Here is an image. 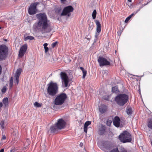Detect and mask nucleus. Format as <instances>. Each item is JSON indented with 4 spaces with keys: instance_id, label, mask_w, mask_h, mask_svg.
<instances>
[{
    "instance_id": "nucleus-27",
    "label": "nucleus",
    "mask_w": 152,
    "mask_h": 152,
    "mask_svg": "<svg viewBox=\"0 0 152 152\" xmlns=\"http://www.w3.org/2000/svg\"><path fill=\"white\" fill-rule=\"evenodd\" d=\"M111 96H104L102 97V99L104 100L107 101H110V97Z\"/></svg>"
},
{
    "instance_id": "nucleus-9",
    "label": "nucleus",
    "mask_w": 152,
    "mask_h": 152,
    "mask_svg": "<svg viewBox=\"0 0 152 152\" xmlns=\"http://www.w3.org/2000/svg\"><path fill=\"white\" fill-rule=\"evenodd\" d=\"M39 4L38 2H35L31 4L28 10V13L29 14L32 15L36 13L37 6Z\"/></svg>"
},
{
    "instance_id": "nucleus-7",
    "label": "nucleus",
    "mask_w": 152,
    "mask_h": 152,
    "mask_svg": "<svg viewBox=\"0 0 152 152\" xmlns=\"http://www.w3.org/2000/svg\"><path fill=\"white\" fill-rule=\"evenodd\" d=\"M67 96H57L54 100V104L56 105H61L64 102L67 98Z\"/></svg>"
},
{
    "instance_id": "nucleus-21",
    "label": "nucleus",
    "mask_w": 152,
    "mask_h": 152,
    "mask_svg": "<svg viewBox=\"0 0 152 152\" xmlns=\"http://www.w3.org/2000/svg\"><path fill=\"white\" fill-rule=\"evenodd\" d=\"M126 112L128 115H131L132 113V108L127 107L126 109Z\"/></svg>"
},
{
    "instance_id": "nucleus-52",
    "label": "nucleus",
    "mask_w": 152,
    "mask_h": 152,
    "mask_svg": "<svg viewBox=\"0 0 152 152\" xmlns=\"http://www.w3.org/2000/svg\"><path fill=\"white\" fill-rule=\"evenodd\" d=\"M83 145V143H80V145L81 146Z\"/></svg>"
},
{
    "instance_id": "nucleus-45",
    "label": "nucleus",
    "mask_w": 152,
    "mask_h": 152,
    "mask_svg": "<svg viewBox=\"0 0 152 152\" xmlns=\"http://www.w3.org/2000/svg\"><path fill=\"white\" fill-rule=\"evenodd\" d=\"M37 37H38L39 39H42L43 37L41 35H38Z\"/></svg>"
},
{
    "instance_id": "nucleus-10",
    "label": "nucleus",
    "mask_w": 152,
    "mask_h": 152,
    "mask_svg": "<svg viewBox=\"0 0 152 152\" xmlns=\"http://www.w3.org/2000/svg\"><path fill=\"white\" fill-rule=\"evenodd\" d=\"M55 124L57 126L58 129H62L65 127L66 123L62 118H61L58 119Z\"/></svg>"
},
{
    "instance_id": "nucleus-19",
    "label": "nucleus",
    "mask_w": 152,
    "mask_h": 152,
    "mask_svg": "<svg viewBox=\"0 0 152 152\" xmlns=\"http://www.w3.org/2000/svg\"><path fill=\"white\" fill-rule=\"evenodd\" d=\"M111 91L112 93L115 94H117L118 95L119 94L120 92L117 86H116L112 88Z\"/></svg>"
},
{
    "instance_id": "nucleus-49",
    "label": "nucleus",
    "mask_w": 152,
    "mask_h": 152,
    "mask_svg": "<svg viewBox=\"0 0 152 152\" xmlns=\"http://www.w3.org/2000/svg\"><path fill=\"white\" fill-rule=\"evenodd\" d=\"M4 148L1 149L0 151V152H4Z\"/></svg>"
},
{
    "instance_id": "nucleus-50",
    "label": "nucleus",
    "mask_w": 152,
    "mask_h": 152,
    "mask_svg": "<svg viewBox=\"0 0 152 152\" xmlns=\"http://www.w3.org/2000/svg\"><path fill=\"white\" fill-rule=\"evenodd\" d=\"M1 66L0 65V75L1 74Z\"/></svg>"
},
{
    "instance_id": "nucleus-33",
    "label": "nucleus",
    "mask_w": 152,
    "mask_h": 152,
    "mask_svg": "<svg viewBox=\"0 0 152 152\" xmlns=\"http://www.w3.org/2000/svg\"><path fill=\"white\" fill-rule=\"evenodd\" d=\"M91 122L90 121H87L85 123L84 126L88 127V126L91 124Z\"/></svg>"
},
{
    "instance_id": "nucleus-14",
    "label": "nucleus",
    "mask_w": 152,
    "mask_h": 152,
    "mask_svg": "<svg viewBox=\"0 0 152 152\" xmlns=\"http://www.w3.org/2000/svg\"><path fill=\"white\" fill-rule=\"evenodd\" d=\"M106 127L105 125H102L99 128L98 134L99 135H103L106 132Z\"/></svg>"
},
{
    "instance_id": "nucleus-41",
    "label": "nucleus",
    "mask_w": 152,
    "mask_h": 152,
    "mask_svg": "<svg viewBox=\"0 0 152 152\" xmlns=\"http://www.w3.org/2000/svg\"><path fill=\"white\" fill-rule=\"evenodd\" d=\"M84 131L86 132L87 133V127L84 126Z\"/></svg>"
},
{
    "instance_id": "nucleus-55",
    "label": "nucleus",
    "mask_w": 152,
    "mask_h": 152,
    "mask_svg": "<svg viewBox=\"0 0 152 152\" xmlns=\"http://www.w3.org/2000/svg\"><path fill=\"white\" fill-rule=\"evenodd\" d=\"M139 10H137V11L135 13V14H136L137 12H138L139 11Z\"/></svg>"
},
{
    "instance_id": "nucleus-32",
    "label": "nucleus",
    "mask_w": 152,
    "mask_h": 152,
    "mask_svg": "<svg viewBox=\"0 0 152 152\" xmlns=\"http://www.w3.org/2000/svg\"><path fill=\"white\" fill-rule=\"evenodd\" d=\"M4 122L3 120L1 121H0V125L1 126V128L2 129H4Z\"/></svg>"
},
{
    "instance_id": "nucleus-35",
    "label": "nucleus",
    "mask_w": 152,
    "mask_h": 152,
    "mask_svg": "<svg viewBox=\"0 0 152 152\" xmlns=\"http://www.w3.org/2000/svg\"><path fill=\"white\" fill-rule=\"evenodd\" d=\"M82 72L83 73V78H85V76L86 75V73H87V71L85 69L84 70H83V71H82Z\"/></svg>"
},
{
    "instance_id": "nucleus-5",
    "label": "nucleus",
    "mask_w": 152,
    "mask_h": 152,
    "mask_svg": "<svg viewBox=\"0 0 152 152\" xmlns=\"http://www.w3.org/2000/svg\"><path fill=\"white\" fill-rule=\"evenodd\" d=\"M8 52V48L5 45H0V60H4L6 58Z\"/></svg>"
},
{
    "instance_id": "nucleus-56",
    "label": "nucleus",
    "mask_w": 152,
    "mask_h": 152,
    "mask_svg": "<svg viewBox=\"0 0 152 152\" xmlns=\"http://www.w3.org/2000/svg\"><path fill=\"white\" fill-rule=\"evenodd\" d=\"M140 97H141V98L142 99V95L140 96Z\"/></svg>"
},
{
    "instance_id": "nucleus-40",
    "label": "nucleus",
    "mask_w": 152,
    "mask_h": 152,
    "mask_svg": "<svg viewBox=\"0 0 152 152\" xmlns=\"http://www.w3.org/2000/svg\"><path fill=\"white\" fill-rule=\"evenodd\" d=\"M13 77H12L11 78V79H10V84H13Z\"/></svg>"
},
{
    "instance_id": "nucleus-34",
    "label": "nucleus",
    "mask_w": 152,
    "mask_h": 152,
    "mask_svg": "<svg viewBox=\"0 0 152 152\" xmlns=\"http://www.w3.org/2000/svg\"><path fill=\"white\" fill-rule=\"evenodd\" d=\"M15 85H18L19 82V77H15Z\"/></svg>"
},
{
    "instance_id": "nucleus-59",
    "label": "nucleus",
    "mask_w": 152,
    "mask_h": 152,
    "mask_svg": "<svg viewBox=\"0 0 152 152\" xmlns=\"http://www.w3.org/2000/svg\"><path fill=\"white\" fill-rule=\"evenodd\" d=\"M46 149L45 151H46Z\"/></svg>"
},
{
    "instance_id": "nucleus-57",
    "label": "nucleus",
    "mask_w": 152,
    "mask_h": 152,
    "mask_svg": "<svg viewBox=\"0 0 152 152\" xmlns=\"http://www.w3.org/2000/svg\"><path fill=\"white\" fill-rule=\"evenodd\" d=\"M70 61H70V60H69V62H70Z\"/></svg>"
},
{
    "instance_id": "nucleus-8",
    "label": "nucleus",
    "mask_w": 152,
    "mask_h": 152,
    "mask_svg": "<svg viewBox=\"0 0 152 152\" xmlns=\"http://www.w3.org/2000/svg\"><path fill=\"white\" fill-rule=\"evenodd\" d=\"M73 10L74 9L72 6H67L64 8L61 15H67L68 16H69L71 14L70 13L73 12Z\"/></svg>"
},
{
    "instance_id": "nucleus-31",
    "label": "nucleus",
    "mask_w": 152,
    "mask_h": 152,
    "mask_svg": "<svg viewBox=\"0 0 152 152\" xmlns=\"http://www.w3.org/2000/svg\"><path fill=\"white\" fill-rule=\"evenodd\" d=\"M119 152H128L127 150L123 147H121L120 148Z\"/></svg>"
},
{
    "instance_id": "nucleus-15",
    "label": "nucleus",
    "mask_w": 152,
    "mask_h": 152,
    "mask_svg": "<svg viewBox=\"0 0 152 152\" xmlns=\"http://www.w3.org/2000/svg\"><path fill=\"white\" fill-rule=\"evenodd\" d=\"M121 120L119 118L118 116H115L113 120V125L116 127H118L120 126Z\"/></svg>"
},
{
    "instance_id": "nucleus-38",
    "label": "nucleus",
    "mask_w": 152,
    "mask_h": 152,
    "mask_svg": "<svg viewBox=\"0 0 152 152\" xmlns=\"http://www.w3.org/2000/svg\"><path fill=\"white\" fill-rule=\"evenodd\" d=\"M57 42H53L52 44V47L54 48L57 45Z\"/></svg>"
},
{
    "instance_id": "nucleus-18",
    "label": "nucleus",
    "mask_w": 152,
    "mask_h": 152,
    "mask_svg": "<svg viewBox=\"0 0 152 152\" xmlns=\"http://www.w3.org/2000/svg\"><path fill=\"white\" fill-rule=\"evenodd\" d=\"M58 128L55 124L54 125L50 126V129L48 130V132H50V133H56L57 131Z\"/></svg>"
},
{
    "instance_id": "nucleus-29",
    "label": "nucleus",
    "mask_w": 152,
    "mask_h": 152,
    "mask_svg": "<svg viewBox=\"0 0 152 152\" xmlns=\"http://www.w3.org/2000/svg\"><path fill=\"white\" fill-rule=\"evenodd\" d=\"M96 10H94L92 14V18L94 19L96 17Z\"/></svg>"
},
{
    "instance_id": "nucleus-36",
    "label": "nucleus",
    "mask_w": 152,
    "mask_h": 152,
    "mask_svg": "<svg viewBox=\"0 0 152 152\" xmlns=\"http://www.w3.org/2000/svg\"><path fill=\"white\" fill-rule=\"evenodd\" d=\"M118 148H116L112 150L110 152H119Z\"/></svg>"
},
{
    "instance_id": "nucleus-20",
    "label": "nucleus",
    "mask_w": 152,
    "mask_h": 152,
    "mask_svg": "<svg viewBox=\"0 0 152 152\" xmlns=\"http://www.w3.org/2000/svg\"><path fill=\"white\" fill-rule=\"evenodd\" d=\"M2 102L5 107H7L8 106L9 100L7 97L4 98L2 100Z\"/></svg>"
},
{
    "instance_id": "nucleus-53",
    "label": "nucleus",
    "mask_w": 152,
    "mask_h": 152,
    "mask_svg": "<svg viewBox=\"0 0 152 152\" xmlns=\"http://www.w3.org/2000/svg\"><path fill=\"white\" fill-rule=\"evenodd\" d=\"M66 0H61L62 1L64 2L66 1Z\"/></svg>"
},
{
    "instance_id": "nucleus-30",
    "label": "nucleus",
    "mask_w": 152,
    "mask_h": 152,
    "mask_svg": "<svg viewBox=\"0 0 152 152\" xmlns=\"http://www.w3.org/2000/svg\"><path fill=\"white\" fill-rule=\"evenodd\" d=\"M34 105L37 107H39L42 106V104H40L37 102H35L34 103Z\"/></svg>"
},
{
    "instance_id": "nucleus-24",
    "label": "nucleus",
    "mask_w": 152,
    "mask_h": 152,
    "mask_svg": "<svg viewBox=\"0 0 152 152\" xmlns=\"http://www.w3.org/2000/svg\"><path fill=\"white\" fill-rule=\"evenodd\" d=\"M34 39V37H33L31 36H28L24 38V40L25 41H27L28 39L30 40H32Z\"/></svg>"
},
{
    "instance_id": "nucleus-6",
    "label": "nucleus",
    "mask_w": 152,
    "mask_h": 152,
    "mask_svg": "<svg viewBox=\"0 0 152 152\" xmlns=\"http://www.w3.org/2000/svg\"><path fill=\"white\" fill-rule=\"evenodd\" d=\"M60 76L63 85L65 87H68L69 86L68 85L69 78L66 74L64 72H61Z\"/></svg>"
},
{
    "instance_id": "nucleus-25",
    "label": "nucleus",
    "mask_w": 152,
    "mask_h": 152,
    "mask_svg": "<svg viewBox=\"0 0 152 152\" xmlns=\"http://www.w3.org/2000/svg\"><path fill=\"white\" fill-rule=\"evenodd\" d=\"M148 126L149 128L152 129V119L148 120Z\"/></svg>"
},
{
    "instance_id": "nucleus-46",
    "label": "nucleus",
    "mask_w": 152,
    "mask_h": 152,
    "mask_svg": "<svg viewBox=\"0 0 152 152\" xmlns=\"http://www.w3.org/2000/svg\"><path fill=\"white\" fill-rule=\"evenodd\" d=\"M3 106V103L2 102H0V108L1 107Z\"/></svg>"
},
{
    "instance_id": "nucleus-54",
    "label": "nucleus",
    "mask_w": 152,
    "mask_h": 152,
    "mask_svg": "<svg viewBox=\"0 0 152 152\" xmlns=\"http://www.w3.org/2000/svg\"><path fill=\"white\" fill-rule=\"evenodd\" d=\"M128 1H129L130 2H131V1H132V0H128Z\"/></svg>"
},
{
    "instance_id": "nucleus-3",
    "label": "nucleus",
    "mask_w": 152,
    "mask_h": 152,
    "mask_svg": "<svg viewBox=\"0 0 152 152\" xmlns=\"http://www.w3.org/2000/svg\"><path fill=\"white\" fill-rule=\"evenodd\" d=\"M47 92L49 95H55L58 92V86L56 83L50 82L48 85Z\"/></svg>"
},
{
    "instance_id": "nucleus-44",
    "label": "nucleus",
    "mask_w": 152,
    "mask_h": 152,
    "mask_svg": "<svg viewBox=\"0 0 152 152\" xmlns=\"http://www.w3.org/2000/svg\"><path fill=\"white\" fill-rule=\"evenodd\" d=\"M93 26H89V27L88 29H89V30H91L93 29Z\"/></svg>"
},
{
    "instance_id": "nucleus-4",
    "label": "nucleus",
    "mask_w": 152,
    "mask_h": 152,
    "mask_svg": "<svg viewBox=\"0 0 152 152\" xmlns=\"http://www.w3.org/2000/svg\"><path fill=\"white\" fill-rule=\"evenodd\" d=\"M128 98V96H116L115 100L118 105L122 106L127 102Z\"/></svg>"
},
{
    "instance_id": "nucleus-11",
    "label": "nucleus",
    "mask_w": 152,
    "mask_h": 152,
    "mask_svg": "<svg viewBox=\"0 0 152 152\" xmlns=\"http://www.w3.org/2000/svg\"><path fill=\"white\" fill-rule=\"evenodd\" d=\"M98 61L100 66L108 65L110 64L109 61H107L106 58L102 57H99Z\"/></svg>"
},
{
    "instance_id": "nucleus-51",
    "label": "nucleus",
    "mask_w": 152,
    "mask_h": 152,
    "mask_svg": "<svg viewBox=\"0 0 152 152\" xmlns=\"http://www.w3.org/2000/svg\"><path fill=\"white\" fill-rule=\"evenodd\" d=\"M12 85L13 84H11L10 83V88H12Z\"/></svg>"
},
{
    "instance_id": "nucleus-60",
    "label": "nucleus",
    "mask_w": 152,
    "mask_h": 152,
    "mask_svg": "<svg viewBox=\"0 0 152 152\" xmlns=\"http://www.w3.org/2000/svg\"><path fill=\"white\" fill-rule=\"evenodd\" d=\"M151 144H152V142H151Z\"/></svg>"
},
{
    "instance_id": "nucleus-13",
    "label": "nucleus",
    "mask_w": 152,
    "mask_h": 152,
    "mask_svg": "<svg viewBox=\"0 0 152 152\" xmlns=\"http://www.w3.org/2000/svg\"><path fill=\"white\" fill-rule=\"evenodd\" d=\"M27 46L26 44H24L20 48L18 56L20 57L23 56L25 53L27 49Z\"/></svg>"
},
{
    "instance_id": "nucleus-37",
    "label": "nucleus",
    "mask_w": 152,
    "mask_h": 152,
    "mask_svg": "<svg viewBox=\"0 0 152 152\" xmlns=\"http://www.w3.org/2000/svg\"><path fill=\"white\" fill-rule=\"evenodd\" d=\"M112 121L111 120H108L106 122V124L108 126H110Z\"/></svg>"
},
{
    "instance_id": "nucleus-2",
    "label": "nucleus",
    "mask_w": 152,
    "mask_h": 152,
    "mask_svg": "<svg viewBox=\"0 0 152 152\" xmlns=\"http://www.w3.org/2000/svg\"><path fill=\"white\" fill-rule=\"evenodd\" d=\"M120 141L123 143L130 142L132 141L131 134L127 131H124L118 136Z\"/></svg>"
},
{
    "instance_id": "nucleus-22",
    "label": "nucleus",
    "mask_w": 152,
    "mask_h": 152,
    "mask_svg": "<svg viewBox=\"0 0 152 152\" xmlns=\"http://www.w3.org/2000/svg\"><path fill=\"white\" fill-rule=\"evenodd\" d=\"M128 90L125 88H123V91L121 92V94H119L118 95H127L128 94Z\"/></svg>"
},
{
    "instance_id": "nucleus-23",
    "label": "nucleus",
    "mask_w": 152,
    "mask_h": 152,
    "mask_svg": "<svg viewBox=\"0 0 152 152\" xmlns=\"http://www.w3.org/2000/svg\"><path fill=\"white\" fill-rule=\"evenodd\" d=\"M21 69L20 68H19L17 70L15 75V77H19L21 74Z\"/></svg>"
},
{
    "instance_id": "nucleus-12",
    "label": "nucleus",
    "mask_w": 152,
    "mask_h": 152,
    "mask_svg": "<svg viewBox=\"0 0 152 152\" xmlns=\"http://www.w3.org/2000/svg\"><path fill=\"white\" fill-rule=\"evenodd\" d=\"M95 22L96 25V33L95 36L96 38H97V36L99 35V33L101 31V26L99 20H95Z\"/></svg>"
},
{
    "instance_id": "nucleus-58",
    "label": "nucleus",
    "mask_w": 152,
    "mask_h": 152,
    "mask_svg": "<svg viewBox=\"0 0 152 152\" xmlns=\"http://www.w3.org/2000/svg\"><path fill=\"white\" fill-rule=\"evenodd\" d=\"M1 27L0 26V29H1Z\"/></svg>"
},
{
    "instance_id": "nucleus-43",
    "label": "nucleus",
    "mask_w": 152,
    "mask_h": 152,
    "mask_svg": "<svg viewBox=\"0 0 152 152\" xmlns=\"http://www.w3.org/2000/svg\"><path fill=\"white\" fill-rule=\"evenodd\" d=\"M121 31H119L117 32V35L118 36H120L121 34Z\"/></svg>"
},
{
    "instance_id": "nucleus-47",
    "label": "nucleus",
    "mask_w": 152,
    "mask_h": 152,
    "mask_svg": "<svg viewBox=\"0 0 152 152\" xmlns=\"http://www.w3.org/2000/svg\"><path fill=\"white\" fill-rule=\"evenodd\" d=\"M80 69L82 71H83V70H85L83 67H80Z\"/></svg>"
},
{
    "instance_id": "nucleus-26",
    "label": "nucleus",
    "mask_w": 152,
    "mask_h": 152,
    "mask_svg": "<svg viewBox=\"0 0 152 152\" xmlns=\"http://www.w3.org/2000/svg\"><path fill=\"white\" fill-rule=\"evenodd\" d=\"M48 45V44L47 43H45L43 45L44 48L45 50V53H47L49 50V48L47 47Z\"/></svg>"
},
{
    "instance_id": "nucleus-28",
    "label": "nucleus",
    "mask_w": 152,
    "mask_h": 152,
    "mask_svg": "<svg viewBox=\"0 0 152 152\" xmlns=\"http://www.w3.org/2000/svg\"><path fill=\"white\" fill-rule=\"evenodd\" d=\"M134 15V13H132L130 15H129L128 17H127L125 20V22L126 23H127L129 19L133 16Z\"/></svg>"
},
{
    "instance_id": "nucleus-17",
    "label": "nucleus",
    "mask_w": 152,
    "mask_h": 152,
    "mask_svg": "<svg viewBox=\"0 0 152 152\" xmlns=\"http://www.w3.org/2000/svg\"><path fill=\"white\" fill-rule=\"evenodd\" d=\"M102 145L106 149H110L112 148V146L110 143L107 141H103Z\"/></svg>"
},
{
    "instance_id": "nucleus-16",
    "label": "nucleus",
    "mask_w": 152,
    "mask_h": 152,
    "mask_svg": "<svg viewBox=\"0 0 152 152\" xmlns=\"http://www.w3.org/2000/svg\"><path fill=\"white\" fill-rule=\"evenodd\" d=\"M107 109V106L104 104H101L99 106V111L102 114L105 113Z\"/></svg>"
},
{
    "instance_id": "nucleus-1",
    "label": "nucleus",
    "mask_w": 152,
    "mask_h": 152,
    "mask_svg": "<svg viewBox=\"0 0 152 152\" xmlns=\"http://www.w3.org/2000/svg\"><path fill=\"white\" fill-rule=\"evenodd\" d=\"M38 22V25L41 27L44 33L50 32L52 30L51 23L47 18L45 13H40L36 15Z\"/></svg>"
},
{
    "instance_id": "nucleus-42",
    "label": "nucleus",
    "mask_w": 152,
    "mask_h": 152,
    "mask_svg": "<svg viewBox=\"0 0 152 152\" xmlns=\"http://www.w3.org/2000/svg\"><path fill=\"white\" fill-rule=\"evenodd\" d=\"M6 139V137L5 135L2 134L1 140H5Z\"/></svg>"
},
{
    "instance_id": "nucleus-48",
    "label": "nucleus",
    "mask_w": 152,
    "mask_h": 152,
    "mask_svg": "<svg viewBox=\"0 0 152 152\" xmlns=\"http://www.w3.org/2000/svg\"><path fill=\"white\" fill-rule=\"evenodd\" d=\"M58 95H66V94L65 93H61L60 94H59Z\"/></svg>"
},
{
    "instance_id": "nucleus-39",
    "label": "nucleus",
    "mask_w": 152,
    "mask_h": 152,
    "mask_svg": "<svg viewBox=\"0 0 152 152\" xmlns=\"http://www.w3.org/2000/svg\"><path fill=\"white\" fill-rule=\"evenodd\" d=\"M6 88L5 87H4L1 89V91L2 93H4L6 92Z\"/></svg>"
}]
</instances>
